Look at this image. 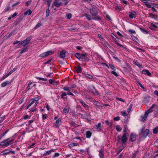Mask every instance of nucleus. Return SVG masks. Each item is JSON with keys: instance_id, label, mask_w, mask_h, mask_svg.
<instances>
[{"instance_id": "64", "label": "nucleus", "mask_w": 158, "mask_h": 158, "mask_svg": "<svg viewBox=\"0 0 158 158\" xmlns=\"http://www.w3.org/2000/svg\"><path fill=\"white\" fill-rule=\"evenodd\" d=\"M154 93L158 97V91L157 90L154 91Z\"/></svg>"}, {"instance_id": "38", "label": "nucleus", "mask_w": 158, "mask_h": 158, "mask_svg": "<svg viewBox=\"0 0 158 158\" xmlns=\"http://www.w3.org/2000/svg\"><path fill=\"white\" fill-rule=\"evenodd\" d=\"M66 17L67 19H69L72 17V15L70 13L67 14L66 15Z\"/></svg>"}, {"instance_id": "13", "label": "nucleus", "mask_w": 158, "mask_h": 158, "mask_svg": "<svg viewBox=\"0 0 158 158\" xmlns=\"http://www.w3.org/2000/svg\"><path fill=\"white\" fill-rule=\"evenodd\" d=\"M11 83V82L10 81H6L2 83L1 85L2 87H5L6 85L10 84Z\"/></svg>"}, {"instance_id": "14", "label": "nucleus", "mask_w": 158, "mask_h": 158, "mask_svg": "<svg viewBox=\"0 0 158 158\" xmlns=\"http://www.w3.org/2000/svg\"><path fill=\"white\" fill-rule=\"evenodd\" d=\"M127 140V138L126 136V135L123 134V135L122 138V141L123 143H124Z\"/></svg>"}, {"instance_id": "19", "label": "nucleus", "mask_w": 158, "mask_h": 158, "mask_svg": "<svg viewBox=\"0 0 158 158\" xmlns=\"http://www.w3.org/2000/svg\"><path fill=\"white\" fill-rule=\"evenodd\" d=\"M79 102L85 108H88V105H87L83 101L80 100H79Z\"/></svg>"}, {"instance_id": "5", "label": "nucleus", "mask_w": 158, "mask_h": 158, "mask_svg": "<svg viewBox=\"0 0 158 158\" xmlns=\"http://www.w3.org/2000/svg\"><path fill=\"white\" fill-rule=\"evenodd\" d=\"M53 53L52 51H49L47 52H44L40 54V56L41 57H45Z\"/></svg>"}, {"instance_id": "40", "label": "nucleus", "mask_w": 158, "mask_h": 158, "mask_svg": "<svg viewBox=\"0 0 158 158\" xmlns=\"http://www.w3.org/2000/svg\"><path fill=\"white\" fill-rule=\"evenodd\" d=\"M63 111L65 113L67 114L69 112V110L67 108L65 107L63 109Z\"/></svg>"}, {"instance_id": "26", "label": "nucleus", "mask_w": 158, "mask_h": 158, "mask_svg": "<svg viewBox=\"0 0 158 158\" xmlns=\"http://www.w3.org/2000/svg\"><path fill=\"white\" fill-rule=\"evenodd\" d=\"M78 144L76 143H70L69 144V146L70 147H73L74 146H77Z\"/></svg>"}, {"instance_id": "61", "label": "nucleus", "mask_w": 158, "mask_h": 158, "mask_svg": "<svg viewBox=\"0 0 158 158\" xmlns=\"http://www.w3.org/2000/svg\"><path fill=\"white\" fill-rule=\"evenodd\" d=\"M98 37L101 39L102 40H104V39L103 38V37H102V36L100 35V34H98Z\"/></svg>"}, {"instance_id": "46", "label": "nucleus", "mask_w": 158, "mask_h": 158, "mask_svg": "<svg viewBox=\"0 0 158 158\" xmlns=\"http://www.w3.org/2000/svg\"><path fill=\"white\" fill-rule=\"evenodd\" d=\"M123 148H124L123 147H120L118 151L117 152V154H118L120 153V152L123 149Z\"/></svg>"}, {"instance_id": "36", "label": "nucleus", "mask_w": 158, "mask_h": 158, "mask_svg": "<svg viewBox=\"0 0 158 158\" xmlns=\"http://www.w3.org/2000/svg\"><path fill=\"white\" fill-rule=\"evenodd\" d=\"M85 76L86 77L89 79H92L93 78V77L91 75L88 74H86Z\"/></svg>"}, {"instance_id": "47", "label": "nucleus", "mask_w": 158, "mask_h": 158, "mask_svg": "<svg viewBox=\"0 0 158 158\" xmlns=\"http://www.w3.org/2000/svg\"><path fill=\"white\" fill-rule=\"evenodd\" d=\"M32 82L30 83L29 84L28 86L27 87V88H28V89H29L32 87V86H31V85H32Z\"/></svg>"}, {"instance_id": "17", "label": "nucleus", "mask_w": 158, "mask_h": 158, "mask_svg": "<svg viewBox=\"0 0 158 158\" xmlns=\"http://www.w3.org/2000/svg\"><path fill=\"white\" fill-rule=\"evenodd\" d=\"M65 51L64 50L62 51L60 53V58H63L65 57Z\"/></svg>"}, {"instance_id": "12", "label": "nucleus", "mask_w": 158, "mask_h": 158, "mask_svg": "<svg viewBox=\"0 0 158 158\" xmlns=\"http://www.w3.org/2000/svg\"><path fill=\"white\" fill-rule=\"evenodd\" d=\"M142 73L145 74L147 75L148 76H150L151 75V73L149 72V71L147 70H143L142 71Z\"/></svg>"}, {"instance_id": "58", "label": "nucleus", "mask_w": 158, "mask_h": 158, "mask_svg": "<svg viewBox=\"0 0 158 158\" xmlns=\"http://www.w3.org/2000/svg\"><path fill=\"white\" fill-rule=\"evenodd\" d=\"M9 130H6L4 133H3L2 135V137L4 136L6 134L8 131Z\"/></svg>"}, {"instance_id": "35", "label": "nucleus", "mask_w": 158, "mask_h": 158, "mask_svg": "<svg viewBox=\"0 0 158 158\" xmlns=\"http://www.w3.org/2000/svg\"><path fill=\"white\" fill-rule=\"evenodd\" d=\"M50 14V10L49 8L46 10V15L47 17L49 16Z\"/></svg>"}, {"instance_id": "50", "label": "nucleus", "mask_w": 158, "mask_h": 158, "mask_svg": "<svg viewBox=\"0 0 158 158\" xmlns=\"http://www.w3.org/2000/svg\"><path fill=\"white\" fill-rule=\"evenodd\" d=\"M114 119L115 121H118L120 119V118L119 116H117L114 117Z\"/></svg>"}, {"instance_id": "28", "label": "nucleus", "mask_w": 158, "mask_h": 158, "mask_svg": "<svg viewBox=\"0 0 158 158\" xmlns=\"http://www.w3.org/2000/svg\"><path fill=\"white\" fill-rule=\"evenodd\" d=\"M43 1H44L45 2H46L48 5V7H49L51 1L52 0H42Z\"/></svg>"}, {"instance_id": "62", "label": "nucleus", "mask_w": 158, "mask_h": 158, "mask_svg": "<svg viewBox=\"0 0 158 158\" xmlns=\"http://www.w3.org/2000/svg\"><path fill=\"white\" fill-rule=\"evenodd\" d=\"M122 2L123 3L125 4H129V3L128 2L124 0L122 1Z\"/></svg>"}, {"instance_id": "7", "label": "nucleus", "mask_w": 158, "mask_h": 158, "mask_svg": "<svg viewBox=\"0 0 158 158\" xmlns=\"http://www.w3.org/2000/svg\"><path fill=\"white\" fill-rule=\"evenodd\" d=\"M30 39L29 38H27L24 40L22 41L23 46L25 47L29 42Z\"/></svg>"}, {"instance_id": "11", "label": "nucleus", "mask_w": 158, "mask_h": 158, "mask_svg": "<svg viewBox=\"0 0 158 158\" xmlns=\"http://www.w3.org/2000/svg\"><path fill=\"white\" fill-rule=\"evenodd\" d=\"M141 1L144 3L145 5L147 6L148 8H151V6L149 4V2H148L146 0H142Z\"/></svg>"}, {"instance_id": "53", "label": "nucleus", "mask_w": 158, "mask_h": 158, "mask_svg": "<svg viewBox=\"0 0 158 158\" xmlns=\"http://www.w3.org/2000/svg\"><path fill=\"white\" fill-rule=\"evenodd\" d=\"M122 114L123 116H125L127 115L126 112L125 111H123L122 112Z\"/></svg>"}, {"instance_id": "20", "label": "nucleus", "mask_w": 158, "mask_h": 158, "mask_svg": "<svg viewBox=\"0 0 158 158\" xmlns=\"http://www.w3.org/2000/svg\"><path fill=\"white\" fill-rule=\"evenodd\" d=\"M101 124L100 123H98L95 126V128L97 129H100Z\"/></svg>"}, {"instance_id": "59", "label": "nucleus", "mask_w": 158, "mask_h": 158, "mask_svg": "<svg viewBox=\"0 0 158 158\" xmlns=\"http://www.w3.org/2000/svg\"><path fill=\"white\" fill-rule=\"evenodd\" d=\"M33 99V100H34V101H38L39 99V98L38 97H35L34 98H32Z\"/></svg>"}, {"instance_id": "21", "label": "nucleus", "mask_w": 158, "mask_h": 158, "mask_svg": "<svg viewBox=\"0 0 158 158\" xmlns=\"http://www.w3.org/2000/svg\"><path fill=\"white\" fill-rule=\"evenodd\" d=\"M52 152H54L53 149H52L49 151H48L46 152L45 153H44V154L43 156H45L46 155H49V154H50Z\"/></svg>"}, {"instance_id": "4", "label": "nucleus", "mask_w": 158, "mask_h": 158, "mask_svg": "<svg viewBox=\"0 0 158 158\" xmlns=\"http://www.w3.org/2000/svg\"><path fill=\"white\" fill-rule=\"evenodd\" d=\"M9 139H7L1 142L0 143V145L2 146L5 148L7 147L9 145V143H8Z\"/></svg>"}, {"instance_id": "10", "label": "nucleus", "mask_w": 158, "mask_h": 158, "mask_svg": "<svg viewBox=\"0 0 158 158\" xmlns=\"http://www.w3.org/2000/svg\"><path fill=\"white\" fill-rule=\"evenodd\" d=\"M136 14L135 12L133 11L131 12L130 14H129V17L130 18L133 19L135 17V16L136 15Z\"/></svg>"}, {"instance_id": "56", "label": "nucleus", "mask_w": 158, "mask_h": 158, "mask_svg": "<svg viewBox=\"0 0 158 158\" xmlns=\"http://www.w3.org/2000/svg\"><path fill=\"white\" fill-rule=\"evenodd\" d=\"M63 89L65 91H69V87H64L63 88Z\"/></svg>"}, {"instance_id": "9", "label": "nucleus", "mask_w": 158, "mask_h": 158, "mask_svg": "<svg viewBox=\"0 0 158 158\" xmlns=\"http://www.w3.org/2000/svg\"><path fill=\"white\" fill-rule=\"evenodd\" d=\"M136 139V137L135 134L132 133L130 135V140L131 141H134Z\"/></svg>"}, {"instance_id": "32", "label": "nucleus", "mask_w": 158, "mask_h": 158, "mask_svg": "<svg viewBox=\"0 0 158 158\" xmlns=\"http://www.w3.org/2000/svg\"><path fill=\"white\" fill-rule=\"evenodd\" d=\"M116 129L119 132L122 130V128L120 127V126L118 125L116 126Z\"/></svg>"}, {"instance_id": "30", "label": "nucleus", "mask_w": 158, "mask_h": 158, "mask_svg": "<svg viewBox=\"0 0 158 158\" xmlns=\"http://www.w3.org/2000/svg\"><path fill=\"white\" fill-rule=\"evenodd\" d=\"M60 120L59 119H57L56 123V126L57 127H58L59 126V125L60 124Z\"/></svg>"}, {"instance_id": "31", "label": "nucleus", "mask_w": 158, "mask_h": 158, "mask_svg": "<svg viewBox=\"0 0 158 158\" xmlns=\"http://www.w3.org/2000/svg\"><path fill=\"white\" fill-rule=\"evenodd\" d=\"M17 69V68H14L13 70H12L10 71L7 74V76H10V74H11L14 71H15Z\"/></svg>"}, {"instance_id": "48", "label": "nucleus", "mask_w": 158, "mask_h": 158, "mask_svg": "<svg viewBox=\"0 0 158 158\" xmlns=\"http://www.w3.org/2000/svg\"><path fill=\"white\" fill-rule=\"evenodd\" d=\"M10 6H8L5 9L4 11L5 12H7L8 11H9L10 10Z\"/></svg>"}, {"instance_id": "22", "label": "nucleus", "mask_w": 158, "mask_h": 158, "mask_svg": "<svg viewBox=\"0 0 158 158\" xmlns=\"http://www.w3.org/2000/svg\"><path fill=\"white\" fill-rule=\"evenodd\" d=\"M91 133L89 131H87L86 133V137L87 138H89L91 135Z\"/></svg>"}, {"instance_id": "43", "label": "nucleus", "mask_w": 158, "mask_h": 158, "mask_svg": "<svg viewBox=\"0 0 158 158\" xmlns=\"http://www.w3.org/2000/svg\"><path fill=\"white\" fill-rule=\"evenodd\" d=\"M132 104H131L129 107V108H128V109H127V112L128 113H129L131 110L132 108Z\"/></svg>"}, {"instance_id": "16", "label": "nucleus", "mask_w": 158, "mask_h": 158, "mask_svg": "<svg viewBox=\"0 0 158 158\" xmlns=\"http://www.w3.org/2000/svg\"><path fill=\"white\" fill-rule=\"evenodd\" d=\"M89 91L92 93H94V92L95 91L96 93H97V90L95 89L94 87V86H92V87H90L89 89Z\"/></svg>"}, {"instance_id": "1", "label": "nucleus", "mask_w": 158, "mask_h": 158, "mask_svg": "<svg viewBox=\"0 0 158 158\" xmlns=\"http://www.w3.org/2000/svg\"><path fill=\"white\" fill-rule=\"evenodd\" d=\"M90 12L92 16L94 17L92 18V19L94 20L100 19V17L97 15V11L95 8L94 7L91 8L90 10Z\"/></svg>"}, {"instance_id": "54", "label": "nucleus", "mask_w": 158, "mask_h": 158, "mask_svg": "<svg viewBox=\"0 0 158 158\" xmlns=\"http://www.w3.org/2000/svg\"><path fill=\"white\" fill-rule=\"evenodd\" d=\"M128 31L129 32H131L133 34H135V31L131 30V29H130L128 30Z\"/></svg>"}, {"instance_id": "60", "label": "nucleus", "mask_w": 158, "mask_h": 158, "mask_svg": "<svg viewBox=\"0 0 158 158\" xmlns=\"http://www.w3.org/2000/svg\"><path fill=\"white\" fill-rule=\"evenodd\" d=\"M117 99L118 100H119L120 101H122V102H124V100H123L121 98H117Z\"/></svg>"}, {"instance_id": "23", "label": "nucleus", "mask_w": 158, "mask_h": 158, "mask_svg": "<svg viewBox=\"0 0 158 158\" xmlns=\"http://www.w3.org/2000/svg\"><path fill=\"white\" fill-rule=\"evenodd\" d=\"M54 5L57 7H59L62 5V2H54Z\"/></svg>"}, {"instance_id": "49", "label": "nucleus", "mask_w": 158, "mask_h": 158, "mask_svg": "<svg viewBox=\"0 0 158 158\" xmlns=\"http://www.w3.org/2000/svg\"><path fill=\"white\" fill-rule=\"evenodd\" d=\"M79 114L80 115V116L81 117V118H86V116H85V114H83L80 113H79Z\"/></svg>"}, {"instance_id": "27", "label": "nucleus", "mask_w": 158, "mask_h": 158, "mask_svg": "<svg viewBox=\"0 0 158 158\" xmlns=\"http://www.w3.org/2000/svg\"><path fill=\"white\" fill-rule=\"evenodd\" d=\"M153 132L154 134L158 133V127H156L153 129Z\"/></svg>"}, {"instance_id": "18", "label": "nucleus", "mask_w": 158, "mask_h": 158, "mask_svg": "<svg viewBox=\"0 0 158 158\" xmlns=\"http://www.w3.org/2000/svg\"><path fill=\"white\" fill-rule=\"evenodd\" d=\"M149 96H145L144 98L143 101L145 103H147L149 101Z\"/></svg>"}, {"instance_id": "15", "label": "nucleus", "mask_w": 158, "mask_h": 158, "mask_svg": "<svg viewBox=\"0 0 158 158\" xmlns=\"http://www.w3.org/2000/svg\"><path fill=\"white\" fill-rule=\"evenodd\" d=\"M80 60L83 61V59H85L87 56V54H80Z\"/></svg>"}, {"instance_id": "42", "label": "nucleus", "mask_w": 158, "mask_h": 158, "mask_svg": "<svg viewBox=\"0 0 158 158\" xmlns=\"http://www.w3.org/2000/svg\"><path fill=\"white\" fill-rule=\"evenodd\" d=\"M133 63L134 64L137 65L138 66L140 67L141 66V65L139 63V62L136 61H134Z\"/></svg>"}, {"instance_id": "8", "label": "nucleus", "mask_w": 158, "mask_h": 158, "mask_svg": "<svg viewBox=\"0 0 158 158\" xmlns=\"http://www.w3.org/2000/svg\"><path fill=\"white\" fill-rule=\"evenodd\" d=\"M49 82L50 84H52L54 85H57L58 84V82L57 81L52 79H49Z\"/></svg>"}, {"instance_id": "39", "label": "nucleus", "mask_w": 158, "mask_h": 158, "mask_svg": "<svg viewBox=\"0 0 158 158\" xmlns=\"http://www.w3.org/2000/svg\"><path fill=\"white\" fill-rule=\"evenodd\" d=\"M36 78L39 80H42V81H47V79L46 78H41V77H37Z\"/></svg>"}, {"instance_id": "29", "label": "nucleus", "mask_w": 158, "mask_h": 158, "mask_svg": "<svg viewBox=\"0 0 158 158\" xmlns=\"http://www.w3.org/2000/svg\"><path fill=\"white\" fill-rule=\"evenodd\" d=\"M76 71L77 73H81V68L80 66H78Z\"/></svg>"}, {"instance_id": "51", "label": "nucleus", "mask_w": 158, "mask_h": 158, "mask_svg": "<svg viewBox=\"0 0 158 158\" xmlns=\"http://www.w3.org/2000/svg\"><path fill=\"white\" fill-rule=\"evenodd\" d=\"M19 2H17L15 3L14 4L12 5V7H13L17 5H18L20 3Z\"/></svg>"}, {"instance_id": "52", "label": "nucleus", "mask_w": 158, "mask_h": 158, "mask_svg": "<svg viewBox=\"0 0 158 158\" xmlns=\"http://www.w3.org/2000/svg\"><path fill=\"white\" fill-rule=\"evenodd\" d=\"M111 73L116 77H117L118 76V74L115 71H111Z\"/></svg>"}, {"instance_id": "45", "label": "nucleus", "mask_w": 158, "mask_h": 158, "mask_svg": "<svg viewBox=\"0 0 158 158\" xmlns=\"http://www.w3.org/2000/svg\"><path fill=\"white\" fill-rule=\"evenodd\" d=\"M41 26V24L40 23H38L34 27L35 29H36Z\"/></svg>"}, {"instance_id": "41", "label": "nucleus", "mask_w": 158, "mask_h": 158, "mask_svg": "<svg viewBox=\"0 0 158 158\" xmlns=\"http://www.w3.org/2000/svg\"><path fill=\"white\" fill-rule=\"evenodd\" d=\"M67 95V94L65 92L63 93L62 94L60 95V97L62 98H64V97Z\"/></svg>"}, {"instance_id": "6", "label": "nucleus", "mask_w": 158, "mask_h": 158, "mask_svg": "<svg viewBox=\"0 0 158 158\" xmlns=\"http://www.w3.org/2000/svg\"><path fill=\"white\" fill-rule=\"evenodd\" d=\"M3 155L7 154L9 153H11L13 154H15V152L13 151L10 150L9 149H6L2 152Z\"/></svg>"}, {"instance_id": "57", "label": "nucleus", "mask_w": 158, "mask_h": 158, "mask_svg": "<svg viewBox=\"0 0 158 158\" xmlns=\"http://www.w3.org/2000/svg\"><path fill=\"white\" fill-rule=\"evenodd\" d=\"M31 1H28L25 2V4L26 5L28 6L29 5V4L31 3Z\"/></svg>"}, {"instance_id": "63", "label": "nucleus", "mask_w": 158, "mask_h": 158, "mask_svg": "<svg viewBox=\"0 0 158 158\" xmlns=\"http://www.w3.org/2000/svg\"><path fill=\"white\" fill-rule=\"evenodd\" d=\"M27 11L28 12V15H30L31 14L32 11L31 10H27Z\"/></svg>"}, {"instance_id": "33", "label": "nucleus", "mask_w": 158, "mask_h": 158, "mask_svg": "<svg viewBox=\"0 0 158 158\" xmlns=\"http://www.w3.org/2000/svg\"><path fill=\"white\" fill-rule=\"evenodd\" d=\"M28 50V48L27 47H26L25 48H24L23 49H22L20 52V54H22L24 52H26Z\"/></svg>"}, {"instance_id": "37", "label": "nucleus", "mask_w": 158, "mask_h": 158, "mask_svg": "<svg viewBox=\"0 0 158 158\" xmlns=\"http://www.w3.org/2000/svg\"><path fill=\"white\" fill-rule=\"evenodd\" d=\"M14 32L13 31L11 32L9 34H7L6 35V37L7 38H9L10 36H11L13 34Z\"/></svg>"}, {"instance_id": "44", "label": "nucleus", "mask_w": 158, "mask_h": 158, "mask_svg": "<svg viewBox=\"0 0 158 158\" xmlns=\"http://www.w3.org/2000/svg\"><path fill=\"white\" fill-rule=\"evenodd\" d=\"M140 29L141 30V31L143 33H145L146 34H147L148 33V32L145 29H143L141 27L140 28Z\"/></svg>"}, {"instance_id": "25", "label": "nucleus", "mask_w": 158, "mask_h": 158, "mask_svg": "<svg viewBox=\"0 0 158 158\" xmlns=\"http://www.w3.org/2000/svg\"><path fill=\"white\" fill-rule=\"evenodd\" d=\"M99 156L100 158H103L104 156L103 152L101 150H100L99 151Z\"/></svg>"}, {"instance_id": "24", "label": "nucleus", "mask_w": 158, "mask_h": 158, "mask_svg": "<svg viewBox=\"0 0 158 158\" xmlns=\"http://www.w3.org/2000/svg\"><path fill=\"white\" fill-rule=\"evenodd\" d=\"M84 16L86 17L87 19L89 20H90L91 19V16L87 14H85Z\"/></svg>"}, {"instance_id": "55", "label": "nucleus", "mask_w": 158, "mask_h": 158, "mask_svg": "<svg viewBox=\"0 0 158 158\" xmlns=\"http://www.w3.org/2000/svg\"><path fill=\"white\" fill-rule=\"evenodd\" d=\"M109 66L110 67V68L114 70H115V68H114V66L113 65H112V64H109Z\"/></svg>"}, {"instance_id": "2", "label": "nucleus", "mask_w": 158, "mask_h": 158, "mask_svg": "<svg viewBox=\"0 0 158 158\" xmlns=\"http://www.w3.org/2000/svg\"><path fill=\"white\" fill-rule=\"evenodd\" d=\"M144 128H142L139 133V135L142 137L144 139L149 135V131L148 129H146L144 131Z\"/></svg>"}, {"instance_id": "34", "label": "nucleus", "mask_w": 158, "mask_h": 158, "mask_svg": "<svg viewBox=\"0 0 158 158\" xmlns=\"http://www.w3.org/2000/svg\"><path fill=\"white\" fill-rule=\"evenodd\" d=\"M80 53H76L75 54V56L77 59H79L80 60Z\"/></svg>"}, {"instance_id": "3", "label": "nucleus", "mask_w": 158, "mask_h": 158, "mask_svg": "<svg viewBox=\"0 0 158 158\" xmlns=\"http://www.w3.org/2000/svg\"><path fill=\"white\" fill-rule=\"evenodd\" d=\"M153 111L152 109L150 107L149 108V109L145 112L144 115V117H142L141 118H143V119H142V121H145L148 116V114L151 112H152Z\"/></svg>"}]
</instances>
